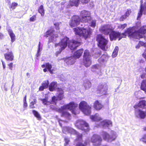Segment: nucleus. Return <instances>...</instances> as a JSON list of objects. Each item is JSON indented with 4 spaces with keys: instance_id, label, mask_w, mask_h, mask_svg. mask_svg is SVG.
<instances>
[{
    "instance_id": "obj_1",
    "label": "nucleus",
    "mask_w": 146,
    "mask_h": 146,
    "mask_svg": "<svg viewBox=\"0 0 146 146\" xmlns=\"http://www.w3.org/2000/svg\"><path fill=\"white\" fill-rule=\"evenodd\" d=\"M122 34L123 38L126 37V35H128V36L129 38H132L136 39H139L143 37V35L138 33L137 31L135 30L134 27H130L127 28Z\"/></svg>"
},
{
    "instance_id": "obj_2",
    "label": "nucleus",
    "mask_w": 146,
    "mask_h": 146,
    "mask_svg": "<svg viewBox=\"0 0 146 146\" xmlns=\"http://www.w3.org/2000/svg\"><path fill=\"white\" fill-rule=\"evenodd\" d=\"M80 110L85 115H90L91 112L92 107L84 101H81L79 104Z\"/></svg>"
},
{
    "instance_id": "obj_3",
    "label": "nucleus",
    "mask_w": 146,
    "mask_h": 146,
    "mask_svg": "<svg viewBox=\"0 0 146 146\" xmlns=\"http://www.w3.org/2000/svg\"><path fill=\"white\" fill-rule=\"evenodd\" d=\"M58 45L62 48V50H64L67 45L71 50L73 49V41L70 40L66 36L64 37L62 39Z\"/></svg>"
},
{
    "instance_id": "obj_4",
    "label": "nucleus",
    "mask_w": 146,
    "mask_h": 146,
    "mask_svg": "<svg viewBox=\"0 0 146 146\" xmlns=\"http://www.w3.org/2000/svg\"><path fill=\"white\" fill-rule=\"evenodd\" d=\"M98 42V46L103 50H105V47L108 42V40L106 39L102 34L97 35L96 38Z\"/></svg>"
},
{
    "instance_id": "obj_5",
    "label": "nucleus",
    "mask_w": 146,
    "mask_h": 146,
    "mask_svg": "<svg viewBox=\"0 0 146 146\" xmlns=\"http://www.w3.org/2000/svg\"><path fill=\"white\" fill-rule=\"evenodd\" d=\"M74 124L77 128L84 131L86 132H88L90 130L88 124L83 120H77Z\"/></svg>"
},
{
    "instance_id": "obj_6",
    "label": "nucleus",
    "mask_w": 146,
    "mask_h": 146,
    "mask_svg": "<svg viewBox=\"0 0 146 146\" xmlns=\"http://www.w3.org/2000/svg\"><path fill=\"white\" fill-rule=\"evenodd\" d=\"M108 86L105 84H100L97 87L96 92L97 94L101 96L106 95L108 94Z\"/></svg>"
},
{
    "instance_id": "obj_7",
    "label": "nucleus",
    "mask_w": 146,
    "mask_h": 146,
    "mask_svg": "<svg viewBox=\"0 0 146 146\" xmlns=\"http://www.w3.org/2000/svg\"><path fill=\"white\" fill-rule=\"evenodd\" d=\"M123 34L119 31H115L113 29L111 32L109 34L110 40L111 41L115 40L118 38V40L123 38Z\"/></svg>"
},
{
    "instance_id": "obj_8",
    "label": "nucleus",
    "mask_w": 146,
    "mask_h": 146,
    "mask_svg": "<svg viewBox=\"0 0 146 146\" xmlns=\"http://www.w3.org/2000/svg\"><path fill=\"white\" fill-rule=\"evenodd\" d=\"M91 19V17H90L89 18L86 17V16H85V17H82L80 18L78 16L74 15V25H79L80 21L82 22L86 23L90 21Z\"/></svg>"
},
{
    "instance_id": "obj_9",
    "label": "nucleus",
    "mask_w": 146,
    "mask_h": 146,
    "mask_svg": "<svg viewBox=\"0 0 146 146\" xmlns=\"http://www.w3.org/2000/svg\"><path fill=\"white\" fill-rule=\"evenodd\" d=\"M91 141L94 146H99L101 144L102 139L100 135L94 134L91 137Z\"/></svg>"
},
{
    "instance_id": "obj_10",
    "label": "nucleus",
    "mask_w": 146,
    "mask_h": 146,
    "mask_svg": "<svg viewBox=\"0 0 146 146\" xmlns=\"http://www.w3.org/2000/svg\"><path fill=\"white\" fill-rule=\"evenodd\" d=\"M113 29L110 25L106 24L102 26L100 30L104 35H109Z\"/></svg>"
},
{
    "instance_id": "obj_11",
    "label": "nucleus",
    "mask_w": 146,
    "mask_h": 146,
    "mask_svg": "<svg viewBox=\"0 0 146 146\" xmlns=\"http://www.w3.org/2000/svg\"><path fill=\"white\" fill-rule=\"evenodd\" d=\"M6 50L8 51L4 54L5 59L7 61H13L14 60L15 58L13 52L12 51H9L8 48H7Z\"/></svg>"
},
{
    "instance_id": "obj_12",
    "label": "nucleus",
    "mask_w": 146,
    "mask_h": 146,
    "mask_svg": "<svg viewBox=\"0 0 146 146\" xmlns=\"http://www.w3.org/2000/svg\"><path fill=\"white\" fill-rule=\"evenodd\" d=\"M92 32V29L90 28L87 29L83 27V31L82 36L85 39L90 38V35Z\"/></svg>"
},
{
    "instance_id": "obj_13",
    "label": "nucleus",
    "mask_w": 146,
    "mask_h": 146,
    "mask_svg": "<svg viewBox=\"0 0 146 146\" xmlns=\"http://www.w3.org/2000/svg\"><path fill=\"white\" fill-rule=\"evenodd\" d=\"M42 68H44L43 69L44 72H46L47 71V70L50 73L52 74H53V71L54 70L53 69H52V66L49 62H46L42 64L41 65Z\"/></svg>"
},
{
    "instance_id": "obj_14",
    "label": "nucleus",
    "mask_w": 146,
    "mask_h": 146,
    "mask_svg": "<svg viewBox=\"0 0 146 146\" xmlns=\"http://www.w3.org/2000/svg\"><path fill=\"white\" fill-rule=\"evenodd\" d=\"M55 30L54 28L50 27V28L45 33L44 36L46 37H47L49 36H51L53 38L55 37L56 38L58 37V35H55L54 34Z\"/></svg>"
},
{
    "instance_id": "obj_15",
    "label": "nucleus",
    "mask_w": 146,
    "mask_h": 146,
    "mask_svg": "<svg viewBox=\"0 0 146 146\" xmlns=\"http://www.w3.org/2000/svg\"><path fill=\"white\" fill-rule=\"evenodd\" d=\"M65 110V109H62V107H61V108L59 109V112L61 113V117L69 119L71 117V114Z\"/></svg>"
},
{
    "instance_id": "obj_16",
    "label": "nucleus",
    "mask_w": 146,
    "mask_h": 146,
    "mask_svg": "<svg viewBox=\"0 0 146 146\" xmlns=\"http://www.w3.org/2000/svg\"><path fill=\"white\" fill-rule=\"evenodd\" d=\"M93 107L97 110H100L103 107V105L98 100H96L94 103Z\"/></svg>"
},
{
    "instance_id": "obj_17",
    "label": "nucleus",
    "mask_w": 146,
    "mask_h": 146,
    "mask_svg": "<svg viewBox=\"0 0 146 146\" xmlns=\"http://www.w3.org/2000/svg\"><path fill=\"white\" fill-rule=\"evenodd\" d=\"M7 30L10 37L11 41L13 43L16 40V36L13 33L11 28L7 29Z\"/></svg>"
},
{
    "instance_id": "obj_18",
    "label": "nucleus",
    "mask_w": 146,
    "mask_h": 146,
    "mask_svg": "<svg viewBox=\"0 0 146 146\" xmlns=\"http://www.w3.org/2000/svg\"><path fill=\"white\" fill-rule=\"evenodd\" d=\"M49 82L48 80L44 81L41 84V85L39 88V90L42 91L44 89L47 88L49 86Z\"/></svg>"
},
{
    "instance_id": "obj_19",
    "label": "nucleus",
    "mask_w": 146,
    "mask_h": 146,
    "mask_svg": "<svg viewBox=\"0 0 146 146\" xmlns=\"http://www.w3.org/2000/svg\"><path fill=\"white\" fill-rule=\"evenodd\" d=\"M74 134L76 135V138L75 139V141L77 142L82 141V140L83 135L82 134H80L77 132L74 129Z\"/></svg>"
},
{
    "instance_id": "obj_20",
    "label": "nucleus",
    "mask_w": 146,
    "mask_h": 146,
    "mask_svg": "<svg viewBox=\"0 0 146 146\" xmlns=\"http://www.w3.org/2000/svg\"><path fill=\"white\" fill-rule=\"evenodd\" d=\"M83 49L81 48L79 49L74 53V58H78L82 56L83 52Z\"/></svg>"
},
{
    "instance_id": "obj_21",
    "label": "nucleus",
    "mask_w": 146,
    "mask_h": 146,
    "mask_svg": "<svg viewBox=\"0 0 146 146\" xmlns=\"http://www.w3.org/2000/svg\"><path fill=\"white\" fill-rule=\"evenodd\" d=\"M63 109L68 110L73 112V102H71L68 104L64 105L61 107Z\"/></svg>"
},
{
    "instance_id": "obj_22",
    "label": "nucleus",
    "mask_w": 146,
    "mask_h": 146,
    "mask_svg": "<svg viewBox=\"0 0 146 146\" xmlns=\"http://www.w3.org/2000/svg\"><path fill=\"white\" fill-rule=\"evenodd\" d=\"M83 64L86 67H88L92 64L91 58H83Z\"/></svg>"
},
{
    "instance_id": "obj_23",
    "label": "nucleus",
    "mask_w": 146,
    "mask_h": 146,
    "mask_svg": "<svg viewBox=\"0 0 146 146\" xmlns=\"http://www.w3.org/2000/svg\"><path fill=\"white\" fill-rule=\"evenodd\" d=\"M74 31L76 35L82 36L83 31V27H77L74 29Z\"/></svg>"
},
{
    "instance_id": "obj_24",
    "label": "nucleus",
    "mask_w": 146,
    "mask_h": 146,
    "mask_svg": "<svg viewBox=\"0 0 146 146\" xmlns=\"http://www.w3.org/2000/svg\"><path fill=\"white\" fill-rule=\"evenodd\" d=\"M58 91L60 92L57 94V98L58 100H61L64 98V92L61 88H58Z\"/></svg>"
},
{
    "instance_id": "obj_25",
    "label": "nucleus",
    "mask_w": 146,
    "mask_h": 146,
    "mask_svg": "<svg viewBox=\"0 0 146 146\" xmlns=\"http://www.w3.org/2000/svg\"><path fill=\"white\" fill-rule=\"evenodd\" d=\"M57 86V84L56 82H52L49 86V90L51 92L54 91Z\"/></svg>"
},
{
    "instance_id": "obj_26",
    "label": "nucleus",
    "mask_w": 146,
    "mask_h": 146,
    "mask_svg": "<svg viewBox=\"0 0 146 146\" xmlns=\"http://www.w3.org/2000/svg\"><path fill=\"white\" fill-rule=\"evenodd\" d=\"M137 31L138 33L142 35L143 37L144 36L143 35L146 33V25H144L141 27Z\"/></svg>"
},
{
    "instance_id": "obj_27",
    "label": "nucleus",
    "mask_w": 146,
    "mask_h": 146,
    "mask_svg": "<svg viewBox=\"0 0 146 146\" xmlns=\"http://www.w3.org/2000/svg\"><path fill=\"white\" fill-rule=\"evenodd\" d=\"M80 15L81 17H85V16H86V17H88V18L90 17H91L90 12L85 10L82 11L80 13Z\"/></svg>"
},
{
    "instance_id": "obj_28",
    "label": "nucleus",
    "mask_w": 146,
    "mask_h": 146,
    "mask_svg": "<svg viewBox=\"0 0 146 146\" xmlns=\"http://www.w3.org/2000/svg\"><path fill=\"white\" fill-rule=\"evenodd\" d=\"M83 58H91L90 53L88 50L86 49L84 50L83 55Z\"/></svg>"
},
{
    "instance_id": "obj_29",
    "label": "nucleus",
    "mask_w": 146,
    "mask_h": 146,
    "mask_svg": "<svg viewBox=\"0 0 146 146\" xmlns=\"http://www.w3.org/2000/svg\"><path fill=\"white\" fill-rule=\"evenodd\" d=\"M101 123L104 126L108 127L112 125V122L110 120H104L101 121Z\"/></svg>"
},
{
    "instance_id": "obj_30",
    "label": "nucleus",
    "mask_w": 146,
    "mask_h": 146,
    "mask_svg": "<svg viewBox=\"0 0 146 146\" xmlns=\"http://www.w3.org/2000/svg\"><path fill=\"white\" fill-rule=\"evenodd\" d=\"M101 136L102 137L103 139L105 140H107L108 141V139H109L110 135L107 132L103 131L101 134Z\"/></svg>"
},
{
    "instance_id": "obj_31",
    "label": "nucleus",
    "mask_w": 146,
    "mask_h": 146,
    "mask_svg": "<svg viewBox=\"0 0 146 146\" xmlns=\"http://www.w3.org/2000/svg\"><path fill=\"white\" fill-rule=\"evenodd\" d=\"M117 137V135L116 133H113L110 135L109 139H108V142H112L115 140Z\"/></svg>"
},
{
    "instance_id": "obj_32",
    "label": "nucleus",
    "mask_w": 146,
    "mask_h": 146,
    "mask_svg": "<svg viewBox=\"0 0 146 146\" xmlns=\"http://www.w3.org/2000/svg\"><path fill=\"white\" fill-rule=\"evenodd\" d=\"M141 89L146 92V80H143L141 83Z\"/></svg>"
},
{
    "instance_id": "obj_33",
    "label": "nucleus",
    "mask_w": 146,
    "mask_h": 146,
    "mask_svg": "<svg viewBox=\"0 0 146 146\" xmlns=\"http://www.w3.org/2000/svg\"><path fill=\"white\" fill-rule=\"evenodd\" d=\"M91 119L93 121H101L102 120V119L99 116L96 115H92L91 117Z\"/></svg>"
},
{
    "instance_id": "obj_34",
    "label": "nucleus",
    "mask_w": 146,
    "mask_h": 146,
    "mask_svg": "<svg viewBox=\"0 0 146 146\" xmlns=\"http://www.w3.org/2000/svg\"><path fill=\"white\" fill-rule=\"evenodd\" d=\"M65 61L68 65H72L73 64V56L68 57L66 59Z\"/></svg>"
},
{
    "instance_id": "obj_35",
    "label": "nucleus",
    "mask_w": 146,
    "mask_h": 146,
    "mask_svg": "<svg viewBox=\"0 0 146 146\" xmlns=\"http://www.w3.org/2000/svg\"><path fill=\"white\" fill-rule=\"evenodd\" d=\"M138 106L141 108H144L146 106V101L142 100L139 101L138 103Z\"/></svg>"
},
{
    "instance_id": "obj_36",
    "label": "nucleus",
    "mask_w": 146,
    "mask_h": 146,
    "mask_svg": "<svg viewBox=\"0 0 146 146\" xmlns=\"http://www.w3.org/2000/svg\"><path fill=\"white\" fill-rule=\"evenodd\" d=\"M38 12L40 13L42 16H43L44 14V10L43 5H41L38 9Z\"/></svg>"
},
{
    "instance_id": "obj_37",
    "label": "nucleus",
    "mask_w": 146,
    "mask_h": 146,
    "mask_svg": "<svg viewBox=\"0 0 146 146\" xmlns=\"http://www.w3.org/2000/svg\"><path fill=\"white\" fill-rule=\"evenodd\" d=\"M83 85L86 89L89 88L91 86L92 84L90 81L88 80L84 82Z\"/></svg>"
},
{
    "instance_id": "obj_38",
    "label": "nucleus",
    "mask_w": 146,
    "mask_h": 146,
    "mask_svg": "<svg viewBox=\"0 0 146 146\" xmlns=\"http://www.w3.org/2000/svg\"><path fill=\"white\" fill-rule=\"evenodd\" d=\"M81 141L77 142L76 146H86L88 143V142L87 141H85L84 143Z\"/></svg>"
},
{
    "instance_id": "obj_39",
    "label": "nucleus",
    "mask_w": 146,
    "mask_h": 146,
    "mask_svg": "<svg viewBox=\"0 0 146 146\" xmlns=\"http://www.w3.org/2000/svg\"><path fill=\"white\" fill-rule=\"evenodd\" d=\"M78 106V104L74 103V114H76L79 112Z\"/></svg>"
},
{
    "instance_id": "obj_40",
    "label": "nucleus",
    "mask_w": 146,
    "mask_h": 146,
    "mask_svg": "<svg viewBox=\"0 0 146 146\" xmlns=\"http://www.w3.org/2000/svg\"><path fill=\"white\" fill-rule=\"evenodd\" d=\"M119 48L117 46H116L114 49L113 52L112 56L114 58L116 57L117 55L118 52Z\"/></svg>"
},
{
    "instance_id": "obj_41",
    "label": "nucleus",
    "mask_w": 146,
    "mask_h": 146,
    "mask_svg": "<svg viewBox=\"0 0 146 146\" xmlns=\"http://www.w3.org/2000/svg\"><path fill=\"white\" fill-rule=\"evenodd\" d=\"M32 112L35 116L36 117L38 120H40L41 119V117L38 112L35 110H32Z\"/></svg>"
},
{
    "instance_id": "obj_42",
    "label": "nucleus",
    "mask_w": 146,
    "mask_h": 146,
    "mask_svg": "<svg viewBox=\"0 0 146 146\" xmlns=\"http://www.w3.org/2000/svg\"><path fill=\"white\" fill-rule=\"evenodd\" d=\"M37 102L36 99V98L33 99V101L31 102L30 104L29 107L31 109H33L35 108L34 106L35 104Z\"/></svg>"
},
{
    "instance_id": "obj_43",
    "label": "nucleus",
    "mask_w": 146,
    "mask_h": 146,
    "mask_svg": "<svg viewBox=\"0 0 146 146\" xmlns=\"http://www.w3.org/2000/svg\"><path fill=\"white\" fill-rule=\"evenodd\" d=\"M48 98H46L41 99L40 100L44 105H48L50 104V101H48Z\"/></svg>"
},
{
    "instance_id": "obj_44",
    "label": "nucleus",
    "mask_w": 146,
    "mask_h": 146,
    "mask_svg": "<svg viewBox=\"0 0 146 146\" xmlns=\"http://www.w3.org/2000/svg\"><path fill=\"white\" fill-rule=\"evenodd\" d=\"M81 45L80 42L74 40V50L76 49Z\"/></svg>"
},
{
    "instance_id": "obj_45",
    "label": "nucleus",
    "mask_w": 146,
    "mask_h": 146,
    "mask_svg": "<svg viewBox=\"0 0 146 146\" xmlns=\"http://www.w3.org/2000/svg\"><path fill=\"white\" fill-rule=\"evenodd\" d=\"M58 99L55 96H53L52 98V100L50 101L51 104H56L57 103V101Z\"/></svg>"
},
{
    "instance_id": "obj_46",
    "label": "nucleus",
    "mask_w": 146,
    "mask_h": 146,
    "mask_svg": "<svg viewBox=\"0 0 146 146\" xmlns=\"http://www.w3.org/2000/svg\"><path fill=\"white\" fill-rule=\"evenodd\" d=\"M28 106V104L27 102V95H25L23 99V107L24 108H26Z\"/></svg>"
},
{
    "instance_id": "obj_47",
    "label": "nucleus",
    "mask_w": 146,
    "mask_h": 146,
    "mask_svg": "<svg viewBox=\"0 0 146 146\" xmlns=\"http://www.w3.org/2000/svg\"><path fill=\"white\" fill-rule=\"evenodd\" d=\"M18 5V4L17 3L15 2H13L12 3L11 6H10L9 8L10 9H14L16 8Z\"/></svg>"
},
{
    "instance_id": "obj_48",
    "label": "nucleus",
    "mask_w": 146,
    "mask_h": 146,
    "mask_svg": "<svg viewBox=\"0 0 146 146\" xmlns=\"http://www.w3.org/2000/svg\"><path fill=\"white\" fill-rule=\"evenodd\" d=\"M140 7L143 11V13L144 14L146 13V2H145L144 5L141 4Z\"/></svg>"
},
{
    "instance_id": "obj_49",
    "label": "nucleus",
    "mask_w": 146,
    "mask_h": 146,
    "mask_svg": "<svg viewBox=\"0 0 146 146\" xmlns=\"http://www.w3.org/2000/svg\"><path fill=\"white\" fill-rule=\"evenodd\" d=\"M143 12V11L142 9L140 7L139 11L138 13L137 19V20H139V18H140L141 17L142 15Z\"/></svg>"
},
{
    "instance_id": "obj_50",
    "label": "nucleus",
    "mask_w": 146,
    "mask_h": 146,
    "mask_svg": "<svg viewBox=\"0 0 146 146\" xmlns=\"http://www.w3.org/2000/svg\"><path fill=\"white\" fill-rule=\"evenodd\" d=\"M132 11L131 9H127L126 11L124 14L127 17L130 15Z\"/></svg>"
},
{
    "instance_id": "obj_51",
    "label": "nucleus",
    "mask_w": 146,
    "mask_h": 146,
    "mask_svg": "<svg viewBox=\"0 0 146 146\" xmlns=\"http://www.w3.org/2000/svg\"><path fill=\"white\" fill-rule=\"evenodd\" d=\"M139 115L140 116V117L143 119L146 116L144 112L143 111H141L140 110H139Z\"/></svg>"
},
{
    "instance_id": "obj_52",
    "label": "nucleus",
    "mask_w": 146,
    "mask_h": 146,
    "mask_svg": "<svg viewBox=\"0 0 146 146\" xmlns=\"http://www.w3.org/2000/svg\"><path fill=\"white\" fill-rule=\"evenodd\" d=\"M127 26V24L126 23H124L123 24H121L118 26V28L119 29H123L125 28Z\"/></svg>"
},
{
    "instance_id": "obj_53",
    "label": "nucleus",
    "mask_w": 146,
    "mask_h": 146,
    "mask_svg": "<svg viewBox=\"0 0 146 146\" xmlns=\"http://www.w3.org/2000/svg\"><path fill=\"white\" fill-rule=\"evenodd\" d=\"M36 15H34L30 18L29 21L30 22H34L36 20Z\"/></svg>"
},
{
    "instance_id": "obj_54",
    "label": "nucleus",
    "mask_w": 146,
    "mask_h": 146,
    "mask_svg": "<svg viewBox=\"0 0 146 146\" xmlns=\"http://www.w3.org/2000/svg\"><path fill=\"white\" fill-rule=\"evenodd\" d=\"M64 140L65 142V143L64 144V146H66L68 144L69 142L70 141V140L68 138L65 137L64 138Z\"/></svg>"
},
{
    "instance_id": "obj_55",
    "label": "nucleus",
    "mask_w": 146,
    "mask_h": 146,
    "mask_svg": "<svg viewBox=\"0 0 146 146\" xmlns=\"http://www.w3.org/2000/svg\"><path fill=\"white\" fill-rule=\"evenodd\" d=\"M80 0H74V5L78 7L79 4Z\"/></svg>"
},
{
    "instance_id": "obj_56",
    "label": "nucleus",
    "mask_w": 146,
    "mask_h": 146,
    "mask_svg": "<svg viewBox=\"0 0 146 146\" xmlns=\"http://www.w3.org/2000/svg\"><path fill=\"white\" fill-rule=\"evenodd\" d=\"M127 18L125 15H124L121 16L119 18V20L120 21H123Z\"/></svg>"
},
{
    "instance_id": "obj_57",
    "label": "nucleus",
    "mask_w": 146,
    "mask_h": 146,
    "mask_svg": "<svg viewBox=\"0 0 146 146\" xmlns=\"http://www.w3.org/2000/svg\"><path fill=\"white\" fill-rule=\"evenodd\" d=\"M54 25L55 26V28L56 30H60L59 24L58 23H54Z\"/></svg>"
},
{
    "instance_id": "obj_58",
    "label": "nucleus",
    "mask_w": 146,
    "mask_h": 146,
    "mask_svg": "<svg viewBox=\"0 0 146 146\" xmlns=\"http://www.w3.org/2000/svg\"><path fill=\"white\" fill-rule=\"evenodd\" d=\"M9 68L11 70H13V64L12 62H11L7 64Z\"/></svg>"
},
{
    "instance_id": "obj_59",
    "label": "nucleus",
    "mask_w": 146,
    "mask_h": 146,
    "mask_svg": "<svg viewBox=\"0 0 146 146\" xmlns=\"http://www.w3.org/2000/svg\"><path fill=\"white\" fill-rule=\"evenodd\" d=\"M96 26V21H92L90 26L93 27H95Z\"/></svg>"
},
{
    "instance_id": "obj_60",
    "label": "nucleus",
    "mask_w": 146,
    "mask_h": 146,
    "mask_svg": "<svg viewBox=\"0 0 146 146\" xmlns=\"http://www.w3.org/2000/svg\"><path fill=\"white\" fill-rule=\"evenodd\" d=\"M90 0H81V1L83 4H86L88 3Z\"/></svg>"
},
{
    "instance_id": "obj_61",
    "label": "nucleus",
    "mask_w": 146,
    "mask_h": 146,
    "mask_svg": "<svg viewBox=\"0 0 146 146\" xmlns=\"http://www.w3.org/2000/svg\"><path fill=\"white\" fill-rule=\"evenodd\" d=\"M141 140L146 143V135H144L141 139Z\"/></svg>"
},
{
    "instance_id": "obj_62",
    "label": "nucleus",
    "mask_w": 146,
    "mask_h": 146,
    "mask_svg": "<svg viewBox=\"0 0 146 146\" xmlns=\"http://www.w3.org/2000/svg\"><path fill=\"white\" fill-rule=\"evenodd\" d=\"M61 121L65 122V121L64 120H63L60 119H58V122H59V125L61 127H62V123L61 122Z\"/></svg>"
},
{
    "instance_id": "obj_63",
    "label": "nucleus",
    "mask_w": 146,
    "mask_h": 146,
    "mask_svg": "<svg viewBox=\"0 0 146 146\" xmlns=\"http://www.w3.org/2000/svg\"><path fill=\"white\" fill-rule=\"evenodd\" d=\"M63 50H62V48L61 47L59 51H58L56 52V56H58V54H60Z\"/></svg>"
},
{
    "instance_id": "obj_64",
    "label": "nucleus",
    "mask_w": 146,
    "mask_h": 146,
    "mask_svg": "<svg viewBox=\"0 0 146 146\" xmlns=\"http://www.w3.org/2000/svg\"><path fill=\"white\" fill-rule=\"evenodd\" d=\"M4 37V36L3 33L0 32V38L1 39H3Z\"/></svg>"
}]
</instances>
